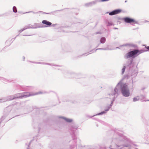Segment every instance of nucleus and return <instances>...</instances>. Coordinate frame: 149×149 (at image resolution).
Masks as SVG:
<instances>
[{"label":"nucleus","mask_w":149,"mask_h":149,"mask_svg":"<svg viewBox=\"0 0 149 149\" xmlns=\"http://www.w3.org/2000/svg\"><path fill=\"white\" fill-rule=\"evenodd\" d=\"M33 63L35 64H39L43 65H47V63H45V62H35Z\"/></svg>","instance_id":"6ab92c4d"},{"label":"nucleus","mask_w":149,"mask_h":149,"mask_svg":"<svg viewBox=\"0 0 149 149\" xmlns=\"http://www.w3.org/2000/svg\"><path fill=\"white\" fill-rule=\"evenodd\" d=\"M62 49L63 52H71L72 50V47L70 44H65L62 45Z\"/></svg>","instance_id":"39448f33"},{"label":"nucleus","mask_w":149,"mask_h":149,"mask_svg":"<svg viewBox=\"0 0 149 149\" xmlns=\"http://www.w3.org/2000/svg\"><path fill=\"white\" fill-rule=\"evenodd\" d=\"M139 100V98L138 97H134L133 98V100L134 102L136 101Z\"/></svg>","instance_id":"4be33fe9"},{"label":"nucleus","mask_w":149,"mask_h":149,"mask_svg":"<svg viewBox=\"0 0 149 149\" xmlns=\"http://www.w3.org/2000/svg\"><path fill=\"white\" fill-rule=\"evenodd\" d=\"M105 41V38H102L101 39L100 42L101 43H104Z\"/></svg>","instance_id":"412c9836"},{"label":"nucleus","mask_w":149,"mask_h":149,"mask_svg":"<svg viewBox=\"0 0 149 149\" xmlns=\"http://www.w3.org/2000/svg\"><path fill=\"white\" fill-rule=\"evenodd\" d=\"M13 12L16 13L17 12V8L16 6H14L13 8Z\"/></svg>","instance_id":"aec40b11"},{"label":"nucleus","mask_w":149,"mask_h":149,"mask_svg":"<svg viewBox=\"0 0 149 149\" xmlns=\"http://www.w3.org/2000/svg\"><path fill=\"white\" fill-rule=\"evenodd\" d=\"M11 41V40L10 39H8V40L6 41L5 42V44L7 45L6 46L8 45V46L11 45V43L13 42H10Z\"/></svg>","instance_id":"f3484780"},{"label":"nucleus","mask_w":149,"mask_h":149,"mask_svg":"<svg viewBox=\"0 0 149 149\" xmlns=\"http://www.w3.org/2000/svg\"><path fill=\"white\" fill-rule=\"evenodd\" d=\"M72 148H73V147H72V146H70V149H72Z\"/></svg>","instance_id":"7c9ffc66"},{"label":"nucleus","mask_w":149,"mask_h":149,"mask_svg":"<svg viewBox=\"0 0 149 149\" xmlns=\"http://www.w3.org/2000/svg\"><path fill=\"white\" fill-rule=\"evenodd\" d=\"M146 48L149 50V46L147 47Z\"/></svg>","instance_id":"2f4dec72"},{"label":"nucleus","mask_w":149,"mask_h":149,"mask_svg":"<svg viewBox=\"0 0 149 149\" xmlns=\"http://www.w3.org/2000/svg\"><path fill=\"white\" fill-rule=\"evenodd\" d=\"M22 59L23 61H24L25 60V57L24 56H22Z\"/></svg>","instance_id":"c85d7f7f"},{"label":"nucleus","mask_w":149,"mask_h":149,"mask_svg":"<svg viewBox=\"0 0 149 149\" xmlns=\"http://www.w3.org/2000/svg\"><path fill=\"white\" fill-rule=\"evenodd\" d=\"M37 28V27L36 26H34L31 24H29L28 25H26L25 26V27L22 29H21L19 30V33H21L23 31H24L26 29H36Z\"/></svg>","instance_id":"1a4fd4ad"},{"label":"nucleus","mask_w":149,"mask_h":149,"mask_svg":"<svg viewBox=\"0 0 149 149\" xmlns=\"http://www.w3.org/2000/svg\"><path fill=\"white\" fill-rule=\"evenodd\" d=\"M64 76L68 78H74V72L70 70L65 72L63 73Z\"/></svg>","instance_id":"423d86ee"},{"label":"nucleus","mask_w":149,"mask_h":149,"mask_svg":"<svg viewBox=\"0 0 149 149\" xmlns=\"http://www.w3.org/2000/svg\"><path fill=\"white\" fill-rule=\"evenodd\" d=\"M58 100H59V98L58 97Z\"/></svg>","instance_id":"e433bc0d"},{"label":"nucleus","mask_w":149,"mask_h":149,"mask_svg":"<svg viewBox=\"0 0 149 149\" xmlns=\"http://www.w3.org/2000/svg\"><path fill=\"white\" fill-rule=\"evenodd\" d=\"M121 12V10L120 9L114 10L110 12L109 13V15H113L118 14Z\"/></svg>","instance_id":"dca6fc26"},{"label":"nucleus","mask_w":149,"mask_h":149,"mask_svg":"<svg viewBox=\"0 0 149 149\" xmlns=\"http://www.w3.org/2000/svg\"><path fill=\"white\" fill-rule=\"evenodd\" d=\"M63 10V9L61 10ZM61 11V10H56V11H54V12H51L50 13H47L44 12H43V11H39V12H38L35 13V12H33V11H30L27 12H26V13H23V14H24L29 13H33L35 14V13H41L43 14L51 15V14H53L56 11Z\"/></svg>","instance_id":"ddd939ff"},{"label":"nucleus","mask_w":149,"mask_h":149,"mask_svg":"<svg viewBox=\"0 0 149 149\" xmlns=\"http://www.w3.org/2000/svg\"><path fill=\"white\" fill-rule=\"evenodd\" d=\"M26 149H29V148H27Z\"/></svg>","instance_id":"4c0bfd02"},{"label":"nucleus","mask_w":149,"mask_h":149,"mask_svg":"<svg viewBox=\"0 0 149 149\" xmlns=\"http://www.w3.org/2000/svg\"><path fill=\"white\" fill-rule=\"evenodd\" d=\"M42 23L45 24L46 25L45 26H38L37 27V28H40V27H49L51 26L52 23L47 20H43L42 21Z\"/></svg>","instance_id":"9d476101"},{"label":"nucleus","mask_w":149,"mask_h":149,"mask_svg":"<svg viewBox=\"0 0 149 149\" xmlns=\"http://www.w3.org/2000/svg\"><path fill=\"white\" fill-rule=\"evenodd\" d=\"M121 91L123 95L126 97L129 96L130 95L129 90L126 84H124L121 86Z\"/></svg>","instance_id":"f03ea898"},{"label":"nucleus","mask_w":149,"mask_h":149,"mask_svg":"<svg viewBox=\"0 0 149 149\" xmlns=\"http://www.w3.org/2000/svg\"><path fill=\"white\" fill-rule=\"evenodd\" d=\"M19 34H18V35H17L15 38H12V39H11L10 40L11 41L12 40H14L16 38V37H17L19 35Z\"/></svg>","instance_id":"bb28decb"},{"label":"nucleus","mask_w":149,"mask_h":149,"mask_svg":"<svg viewBox=\"0 0 149 149\" xmlns=\"http://www.w3.org/2000/svg\"><path fill=\"white\" fill-rule=\"evenodd\" d=\"M42 93L41 91L36 93L35 94L33 93H31L29 92H24L23 93L21 94L18 93L13 95L14 100L16 99H19L27 97L29 96H31L35 95L42 94Z\"/></svg>","instance_id":"f257e3e1"},{"label":"nucleus","mask_w":149,"mask_h":149,"mask_svg":"<svg viewBox=\"0 0 149 149\" xmlns=\"http://www.w3.org/2000/svg\"><path fill=\"white\" fill-rule=\"evenodd\" d=\"M53 91H45L44 92V93H47V94H48V93H50V92H52Z\"/></svg>","instance_id":"a878e982"},{"label":"nucleus","mask_w":149,"mask_h":149,"mask_svg":"<svg viewBox=\"0 0 149 149\" xmlns=\"http://www.w3.org/2000/svg\"><path fill=\"white\" fill-rule=\"evenodd\" d=\"M23 36H30V35H23Z\"/></svg>","instance_id":"f704fd0d"},{"label":"nucleus","mask_w":149,"mask_h":149,"mask_svg":"<svg viewBox=\"0 0 149 149\" xmlns=\"http://www.w3.org/2000/svg\"><path fill=\"white\" fill-rule=\"evenodd\" d=\"M63 31V32H65L64 31Z\"/></svg>","instance_id":"c9c22d12"},{"label":"nucleus","mask_w":149,"mask_h":149,"mask_svg":"<svg viewBox=\"0 0 149 149\" xmlns=\"http://www.w3.org/2000/svg\"><path fill=\"white\" fill-rule=\"evenodd\" d=\"M105 113L106 112L105 111H103V112H101V113H100L97 114V115H101V114H102L104 113Z\"/></svg>","instance_id":"393cba45"},{"label":"nucleus","mask_w":149,"mask_h":149,"mask_svg":"<svg viewBox=\"0 0 149 149\" xmlns=\"http://www.w3.org/2000/svg\"><path fill=\"white\" fill-rule=\"evenodd\" d=\"M0 80L4 83H6L7 82L10 83L11 82L12 80H8L3 77H0Z\"/></svg>","instance_id":"2eb2a0df"},{"label":"nucleus","mask_w":149,"mask_h":149,"mask_svg":"<svg viewBox=\"0 0 149 149\" xmlns=\"http://www.w3.org/2000/svg\"><path fill=\"white\" fill-rule=\"evenodd\" d=\"M70 132L72 135L73 140L74 139V127L73 126H70L69 127Z\"/></svg>","instance_id":"9b49d317"},{"label":"nucleus","mask_w":149,"mask_h":149,"mask_svg":"<svg viewBox=\"0 0 149 149\" xmlns=\"http://www.w3.org/2000/svg\"><path fill=\"white\" fill-rule=\"evenodd\" d=\"M57 25V24H52V25H51V26H53V27H54L56 25Z\"/></svg>","instance_id":"cd10ccee"},{"label":"nucleus","mask_w":149,"mask_h":149,"mask_svg":"<svg viewBox=\"0 0 149 149\" xmlns=\"http://www.w3.org/2000/svg\"><path fill=\"white\" fill-rule=\"evenodd\" d=\"M123 19L125 22L127 23L130 24H135L136 23V22L134 19L128 17H125Z\"/></svg>","instance_id":"6e6552de"},{"label":"nucleus","mask_w":149,"mask_h":149,"mask_svg":"<svg viewBox=\"0 0 149 149\" xmlns=\"http://www.w3.org/2000/svg\"><path fill=\"white\" fill-rule=\"evenodd\" d=\"M27 61L28 62H31V63H33V62L34 63L36 62L32 61Z\"/></svg>","instance_id":"c756f323"},{"label":"nucleus","mask_w":149,"mask_h":149,"mask_svg":"<svg viewBox=\"0 0 149 149\" xmlns=\"http://www.w3.org/2000/svg\"><path fill=\"white\" fill-rule=\"evenodd\" d=\"M125 67L124 66L122 70V72L123 74L124 73L125 70Z\"/></svg>","instance_id":"5701e85b"},{"label":"nucleus","mask_w":149,"mask_h":149,"mask_svg":"<svg viewBox=\"0 0 149 149\" xmlns=\"http://www.w3.org/2000/svg\"><path fill=\"white\" fill-rule=\"evenodd\" d=\"M58 117L59 118L62 119L64 120L67 123H71L73 121V120L72 119L68 118L64 116H58Z\"/></svg>","instance_id":"4468645a"},{"label":"nucleus","mask_w":149,"mask_h":149,"mask_svg":"<svg viewBox=\"0 0 149 149\" xmlns=\"http://www.w3.org/2000/svg\"><path fill=\"white\" fill-rule=\"evenodd\" d=\"M40 127H39L38 128V130H39V132L40 131Z\"/></svg>","instance_id":"473e14b6"},{"label":"nucleus","mask_w":149,"mask_h":149,"mask_svg":"<svg viewBox=\"0 0 149 149\" xmlns=\"http://www.w3.org/2000/svg\"><path fill=\"white\" fill-rule=\"evenodd\" d=\"M32 141V140H31L29 143L28 144V147L27 148H29V147H30V145H31V142Z\"/></svg>","instance_id":"b1692460"},{"label":"nucleus","mask_w":149,"mask_h":149,"mask_svg":"<svg viewBox=\"0 0 149 149\" xmlns=\"http://www.w3.org/2000/svg\"><path fill=\"white\" fill-rule=\"evenodd\" d=\"M47 65H51V66H57V67H60L61 66H60L57 65L55 64H54V63H47Z\"/></svg>","instance_id":"a211bd4d"},{"label":"nucleus","mask_w":149,"mask_h":149,"mask_svg":"<svg viewBox=\"0 0 149 149\" xmlns=\"http://www.w3.org/2000/svg\"><path fill=\"white\" fill-rule=\"evenodd\" d=\"M13 95H9L0 99V102L14 100Z\"/></svg>","instance_id":"0eeeda50"},{"label":"nucleus","mask_w":149,"mask_h":149,"mask_svg":"<svg viewBox=\"0 0 149 149\" xmlns=\"http://www.w3.org/2000/svg\"><path fill=\"white\" fill-rule=\"evenodd\" d=\"M116 90H117V88H115V91H116Z\"/></svg>","instance_id":"72a5a7b5"},{"label":"nucleus","mask_w":149,"mask_h":149,"mask_svg":"<svg viewBox=\"0 0 149 149\" xmlns=\"http://www.w3.org/2000/svg\"><path fill=\"white\" fill-rule=\"evenodd\" d=\"M143 52V51H142L135 49L128 53L126 55V58H128L132 57H135V55L138 56Z\"/></svg>","instance_id":"20e7f679"},{"label":"nucleus","mask_w":149,"mask_h":149,"mask_svg":"<svg viewBox=\"0 0 149 149\" xmlns=\"http://www.w3.org/2000/svg\"><path fill=\"white\" fill-rule=\"evenodd\" d=\"M108 109L106 110V111H108Z\"/></svg>","instance_id":"58836bf2"},{"label":"nucleus","mask_w":149,"mask_h":149,"mask_svg":"<svg viewBox=\"0 0 149 149\" xmlns=\"http://www.w3.org/2000/svg\"><path fill=\"white\" fill-rule=\"evenodd\" d=\"M143 52V51H142L135 49L128 53L126 55V58H128L132 57H135V55L138 56Z\"/></svg>","instance_id":"7ed1b4c3"},{"label":"nucleus","mask_w":149,"mask_h":149,"mask_svg":"<svg viewBox=\"0 0 149 149\" xmlns=\"http://www.w3.org/2000/svg\"><path fill=\"white\" fill-rule=\"evenodd\" d=\"M15 86L17 88V89L18 90H20L23 91H25L26 90L29 86H22L19 85H16Z\"/></svg>","instance_id":"f8f14e48"}]
</instances>
